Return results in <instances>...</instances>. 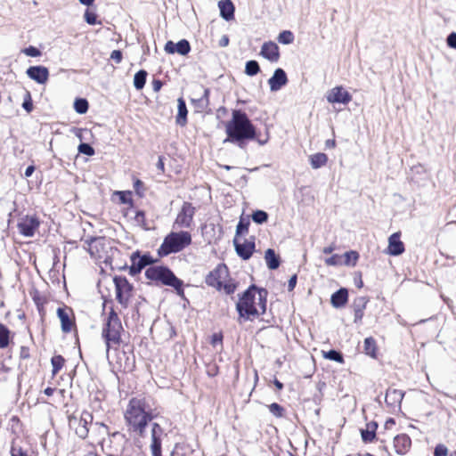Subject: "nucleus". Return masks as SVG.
<instances>
[{"label": "nucleus", "instance_id": "nucleus-19", "mask_svg": "<svg viewBox=\"0 0 456 456\" xmlns=\"http://www.w3.org/2000/svg\"><path fill=\"white\" fill-rule=\"evenodd\" d=\"M27 76L38 84H45L49 78V70L45 66H31L26 70Z\"/></svg>", "mask_w": 456, "mask_h": 456}, {"label": "nucleus", "instance_id": "nucleus-5", "mask_svg": "<svg viewBox=\"0 0 456 456\" xmlns=\"http://www.w3.org/2000/svg\"><path fill=\"white\" fill-rule=\"evenodd\" d=\"M123 326L118 314L110 309L105 323L103 324L102 336L106 344V354L109 355L111 348L117 349L121 343V332Z\"/></svg>", "mask_w": 456, "mask_h": 456}, {"label": "nucleus", "instance_id": "nucleus-44", "mask_svg": "<svg viewBox=\"0 0 456 456\" xmlns=\"http://www.w3.org/2000/svg\"><path fill=\"white\" fill-rule=\"evenodd\" d=\"M345 265L354 266L359 258V254L356 251H348L344 255Z\"/></svg>", "mask_w": 456, "mask_h": 456}, {"label": "nucleus", "instance_id": "nucleus-25", "mask_svg": "<svg viewBox=\"0 0 456 456\" xmlns=\"http://www.w3.org/2000/svg\"><path fill=\"white\" fill-rule=\"evenodd\" d=\"M411 440L406 434L397 435L394 438V447L397 454H405L411 448Z\"/></svg>", "mask_w": 456, "mask_h": 456}, {"label": "nucleus", "instance_id": "nucleus-3", "mask_svg": "<svg viewBox=\"0 0 456 456\" xmlns=\"http://www.w3.org/2000/svg\"><path fill=\"white\" fill-rule=\"evenodd\" d=\"M227 139L224 142H237L242 147L246 140L256 138V132L254 125L247 114L240 110L232 111V119L226 124Z\"/></svg>", "mask_w": 456, "mask_h": 456}, {"label": "nucleus", "instance_id": "nucleus-33", "mask_svg": "<svg viewBox=\"0 0 456 456\" xmlns=\"http://www.w3.org/2000/svg\"><path fill=\"white\" fill-rule=\"evenodd\" d=\"M328 161L325 153H315L310 157V163L313 168L317 169L323 167Z\"/></svg>", "mask_w": 456, "mask_h": 456}, {"label": "nucleus", "instance_id": "nucleus-36", "mask_svg": "<svg viewBox=\"0 0 456 456\" xmlns=\"http://www.w3.org/2000/svg\"><path fill=\"white\" fill-rule=\"evenodd\" d=\"M376 341L373 338L369 337L364 339V352L366 354L375 357L376 356Z\"/></svg>", "mask_w": 456, "mask_h": 456}, {"label": "nucleus", "instance_id": "nucleus-20", "mask_svg": "<svg viewBox=\"0 0 456 456\" xmlns=\"http://www.w3.org/2000/svg\"><path fill=\"white\" fill-rule=\"evenodd\" d=\"M288 83V77L286 72L281 69L278 68L274 70L273 75L269 78L268 84L270 86V90L272 92H277L281 87L286 86Z\"/></svg>", "mask_w": 456, "mask_h": 456}, {"label": "nucleus", "instance_id": "nucleus-11", "mask_svg": "<svg viewBox=\"0 0 456 456\" xmlns=\"http://www.w3.org/2000/svg\"><path fill=\"white\" fill-rule=\"evenodd\" d=\"M228 278V268L225 265H218L214 270L209 272L205 278L207 285L222 290L223 282Z\"/></svg>", "mask_w": 456, "mask_h": 456}, {"label": "nucleus", "instance_id": "nucleus-2", "mask_svg": "<svg viewBox=\"0 0 456 456\" xmlns=\"http://www.w3.org/2000/svg\"><path fill=\"white\" fill-rule=\"evenodd\" d=\"M267 290L251 285L240 297L236 304L239 322L252 320L266 311Z\"/></svg>", "mask_w": 456, "mask_h": 456}, {"label": "nucleus", "instance_id": "nucleus-51", "mask_svg": "<svg viewBox=\"0 0 456 456\" xmlns=\"http://www.w3.org/2000/svg\"><path fill=\"white\" fill-rule=\"evenodd\" d=\"M22 52L27 55L30 57H37L41 55V52L35 46H28L22 50Z\"/></svg>", "mask_w": 456, "mask_h": 456}, {"label": "nucleus", "instance_id": "nucleus-4", "mask_svg": "<svg viewBox=\"0 0 456 456\" xmlns=\"http://www.w3.org/2000/svg\"><path fill=\"white\" fill-rule=\"evenodd\" d=\"M144 274L148 280L154 281L157 285L161 284L174 288L176 294L182 298H184L183 281L178 279L168 267L164 265H151L146 269Z\"/></svg>", "mask_w": 456, "mask_h": 456}, {"label": "nucleus", "instance_id": "nucleus-49", "mask_svg": "<svg viewBox=\"0 0 456 456\" xmlns=\"http://www.w3.org/2000/svg\"><path fill=\"white\" fill-rule=\"evenodd\" d=\"M84 17H85L86 21L89 25H94L97 23V15H96V13H94L93 12L86 10L84 14Z\"/></svg>", "mask_w": 456, "mask_h": 456}, {"label": "nucleus", "instance_id": "nucleus-34", "mask_svg": "<svg viewBox=\"0 0 456 456\" xmlns=\"http://www.w3.org/2000/svg\"><path fill=\"white\" fill-rule=\"evenodd\" d=\"M147 71L144 69H141L137 71L134 76V86L137 90H141L144 87L147 77Z\"/></svg>", "mask_w": 456, "mask_h": 456}, {"label": "nucleus", "instance_id": "nucleus-10", "mask_svg": "<svg viewBox=\"0 0 456 456\" xmlns=\"http://www.w3.org/2000/svg\"><path fill=\"white\" fill-rule=\"evenodd\" d=\"M130 260L129 274L132 276L140 273L142 269L148 265L151 266L155 262V259L150 254L141 255L138 250L132 253Z\"/></svg>", "mask_w": 456, "mask_h": 456}, {"label": "nucleus", "instance_id": "nucleus-64", "mask_svg": "<svg viewBox=\"0 0 456 456\" xmlns=\"http://www.w3.org/2000/svg\"><path fill=\"white\" fill-rule=\"evenodd\" d=\"M152 86H153V90L155 92H158L160 90L161 86H162V83L160 80H154L153 83H152Z\"/></svg>", "mask_w": 456, "mask_h": 456}, {"label": "nucleus", "instance_id": "nucleus-57", "mask_svg": "<svg viewBox=\"0 0 456 456\" xmlns=\"http://www.w3.org/2000/svg\"><path fill=\"white\" fill-rule=\"evenodd\" d=\"M297 281V277L296 274H294L293 276H291L289 278V280L288 281V290L289 291H292L295 289Z\"/></svg>", "mask_w": 456, "mask_h": 456}, {"label": "nucleus", "instance_id": "nucleus-52", "mask_svg": "<svg viewBox=\"0 0 456 456\" xmlns=\"http://www.w3.org/2000/svg\"><path fill=\"white\" fill-rule=\"evenodd\" d=\"M447 453H448V449L443 444H437L434 451V456H446Z\"/></svg>", "mask_w": 456, "mask_h": 456}, {"label": "nucleus", "instance_id": "nucleus-28", "mask_svg": "<svg viewBox=\"0 0 456 456\" xmlns=\"http://www.w3.org/2000/svg\"><path fill=\"white\" fill-rule=\"evenodd\" d=\"M348 300V291L346 288H341L331 295L330 303L333 307H343Z\"/></svg>", "mask_w": 456, "mask_h": 456}, {"label": "nucleus", "instance_id": "nucleus-1", "mask_svg": "<svg viewBox=\"0 0 456 456\" xmlns=\"http://www.w3.org/2000/svg\"><path fill=\"white\" fill-rule=\"evenodd\" d=\"M156 414L153 413L144 398H132L125 411V419L130 434L144 437L145 429Z\"/></svg>", "mask_w": 456, "mask_h": 456}, {"label": "nucleus", "instance_id": "nucleus-13", "mask_svg": "<svg viewBox=\"0 0 456 456\" xmlns=\"http://www.w3.org/2000/svg\"><path fill=\"white\" fill-rule=\"evenodd\" d=\"M166 436L164 429L158 423L151 424V451L152 456H162L161 444L162 439Z\"/></svg>", "mask_w": 456, "mask_h": 456}, {"label": "nucleus", "instance_id": "nucleus-22", "mask_svg": "<svg viewBox=\"0 0 456 456\" xmlns=\"http://www.w3.org/2000/svg\"><path fill=\"white\" fill-rule=\"evenodd\" d=\"M260 54L271 62H277L280 59L279 46L274 42H265L261 47Z\"/></svg>", "mask_w": 456, "mask_h": 456}, {"label": "nucleus", "instance_id": "nucleus-21", "mask_svg": "<svg viewBox=\"0 0 456 456\" xmlns=\"http://www.w3.org/2000/svg\"><path fill=\"white\" fill-rule=\"evenodd\" d=\"M165 51L167 53H179L181 55H186L191 51V45L188 40L186 39H181L176 44L173 41H167L164 47Z\"/></svg>", "mask_w": 456, "mask_h": 456}, {"label": "nucleus", "instance_id": "nucleus-32", "mask_svg": "<svg viewBox=\"0 0 456 456\" xmlns=\"http://www.w3.org/2000/svg\"><path fill=\"white\" fill-rule=\"evenodd\" d=\"M178 113L176 116V124L183 126L187 122V107L183 98L178 99Z\"/></svg>", "mask_w": 456, "mask_h": 456}, {"label": "nucleus", "instance_id": "nucleus-26", "mask_svg": "<svg viewBox=\"0 0 456 456\" xmlns=\"http://www.w3.org/2000/svg\"><path fill=\"white\" fill-rule=\"evenodd\" d=\"M403 395L404 393L402 390L389 387L387 390L385 401L387 404L390 407H399L403 401Z\"/></svg>", "mask_w": 456, "mask_h": 456}, {"label": "nucleus", "instance_id": "nucleus-8", "mask_svg": "<svg viewBox=\"0 0 456 456\" xmlns=\"http://www.w3.org/2000/svg\"><path fill=\"white\" fill-rule=\"evenodd\" d=\"M93 421V415L87 411H83L79 417L75 415L69 416V427L73 429L76 435L81 438L86 439L89 437L90 424Z\"/></svg>", "mask_w": 456, "mask_h": 456}, {"label": "nucleus", "instance_id": "nucleus-53", "mask_svg": "<svg viewBox=\"0 0 456 456\" xmlns=\"http://www.w3.org/2000/svg\"><path fill=\"white\" fill-rule=\"evenodd\" d=\"M325 264L329 266L338 265L340 264V256L338 255H333L325 259Z\"/></svg>", "mask_w": 456, "mask_h": 456}, {"label": "nucleus", "instance_id": "nucleus-9", "mask_svg": "<svg viewBox=\"0 0 456 456\" xmlns=\"http://www.w3.org/2000/svg\"><path fill=\"white\" fill-rule=\"evenodd\" d=\"M113 281L116 288V299L123 307H127L132 296L133 286L123 276H115Z\"/></svg>", "mask_w": 456, "mask_h": 456}, {"label": "nucleus", "instance_id": "nucleus-56", "mask_svg": "<svg viewBox=\"0 0 456 456\" xmlns=\"http://www.w3.org/2000/svg\"><path fill=\"white\" fill-rule=\"evenodd\" d=\"M110 59L113 60L116 63H120L123 59L122 52L120 50L112 51Z\"/></svg>", "mask_w": 456, "mask_h": 456}, {"label": "nucleus", "instance_id": "nucleus-58", "mask_svg": "<svg viewBox=\"0 0 456 456\" xmlns=\"http://www.w3.org/2000/svg\"><path fill=\"white\" fill-rule=\"evenodd\" d=\"M12 456H28L27 452H24L21 448L16 449L12 448Z\"/></svg>", "mask_w": 456, "mask_h": 456}, {"label": "nucleus", "instance_id": "nucleus-60", "mask_svg": "<svg viewBox=\"0 0 456 456\" xmlns=\"http://www.w3.org/2000/svg\"><path fill=\"white\" fill-rule=\"evenodd\" d=\"M119 194V199H120V201L124 204H126V203H131L132 202V200L130 198H128L125 192L123 191H119L118 192Z\"/></svg>", "mask_w": 456, "mask_h": 456}, {"label": "nucleus", "instance_id": "nucleus-12", "mask_svg": "<svg viewBox=\"0 0 456 456\" xmlns=\"http://www.w3.org/2000/svg\"><path fill=\"white\" fill-rule=\"evenodd\" d=\"M39 224L40 221L36 216H25L19 220L17 227L20 233L23 236L32 237L38 229Z\"/></svg>", "mask_w": 456, "mask_h": 456}, {"label": "nucleus", "instance_id": "nucleus-37", "mask_svg": "<svg viewBox=\"0 0 456 456\" xmlns=\"http://www.w3.org/2000/svg\"><path fill=\"white\" fill-rule=\"evenodd\" d=\"M51 363L53 366L52 373L53 375H56L63 367L65 359L61 354L54 355L51 359Z\"/></svg>", "mask_w": 456, "mask_h": 456}, {"label": "nucleus", "instance_id": "nucleus-16", "mask_svg": "<svg viewBox=\"0 0 456 456\" xmlns=\"http://www.w3.org/2000/svg\"><path fill=\"white\" fill-rule=\"evenodd\" d=\"M57 316L61 321L62 332H70L75 323L72 309L68 306L59 307L57 309Z\"/></svg>", "mask_w": 456, "mask_h": 456}, {"label": "nucleus", "instance_id": "nucleus-15", "mask_svg": "<svg viewBox=\"0 0 456 456\" xmlns=\"http://www.w3.org/2000/svg\"><path fill=\"white\" fill-rule=\"evenodd\" d=\"M233 245L237 255L243 260L249 259L256 248L254 238H252L250 240H243L242 241L237 238H234Z\"/></svg>", "mask_w": 456, "mask_h": 456}, {"label": "nucleus", "instance_id": "nucleus-47", "mask_svg": "<svg viewBox=\"0 0 456 456\" xmlns=\"http://www.w3.org/2000/svg\"><path fill=\"white\" fill-rule=\"evenodd\" d=\"M210 343L213 346V347L219 346L220 350H222V348H223V334L221 332L214 333L211 336Z\"/></svg>", "mask_w": 456, "mask_h": 456}, {"label": "nucleus", "instance_id": "nucleus-62", "mask_svg": "<svg viewBox=\"0 0 456 456\" xmlns=\"http://www.w3.org/2000/svg\"><path fill=\"white\" fill-rule=\"evenodd\" d=\"M34 171H35V166H33V165L28 166L26 168L25 173H24L25 177H30L32 175V174L34 173Z\"/></svg>", "mask_w": 456, "mask_h": 456}, {"label": "nucleus", "instance_id": "nucleus-61", "mask_svg": "<svg viewBox=\"0 0 456 456\" xmlns=\"http://www.w3.org/2000/svg\"><path fill=\"white\" fill-rule=\"evenodd\" d=\"M219 46L225 47L229 45V37L226 35H224L219 40Z\"/></svg>", "mask_w": 456, "mask_h": 456}, {"label": "nucleus", "instance_id": "nucleus-18", "mask_svg": "<svg viewBox=\"0 0 456 456\" xmlns=\"http://www.w3.org/2000/svg\"><path fill=\"white\" fill-rule=\"evenodd\" d=\"M110 435L111 434H110L108 426H106L104 423H102V422L93 423L92 422V424H90L89 437H91L94 442H97V443L102 442V444H104L105 436H110Z\"/></svg>", "mask_w": 456, "mask_h": 456}, {"label": "nucleus", "instance_id": "nucleus-27", "mask_svg": "<svg viewBox=\"0 0 456 456\" xmlns=\"http://www.w3.org/2000/svg\"><path fill=\"white\" fill-rule=\"evenodd\" d=\"M369 298L367 297H358L353 302V308L354 312V322L360 323L363 317V312L366 308Z\"/></svg>", "mask_w": 456, "mask_h": 456}, {"label": "nucleus", "instance_id": "nucleus-6", "mask_svg": "<svg viewBox=\"0 0 456 456\" xmlns=\"http://www.w3.org/2000/svg\"><path fill=\"white\" fill-rule=\"evenodd\" d=\"M191 242V236L188 232H171L161 244L159 253L160 255H169L183 250Z\"/></svg>", "mask_w": 456, "mask_h": 456}, {"label": "nucleus", "instance_id": "nucleus-41", "mask_svg": "<svg viewBox=\"0 0 456 456\" xmlns=\"http://www.w3.org/2000/svg\"><path fill=\"white\" fill-rule=\"evenodd\" d=\"M88 102L86 99L78 98L74 102V109L79 114H85L88 110Z\"/></svg>", "mask_w": 456, "mask_h": 456}, {"label": "nucleus", "instance_id": "nucleus-46", "mask_svg": "<svg viewBox=\"0 0 456 456\" xmlns=\"http://www.w3.org/2000/svg\"><path fill=\"white\" fill-rule=\"evenodd\" d=\"M269 411L275 417L281 418L283 416L284 409L277 403H273L269 406Z\"/></svg>", "mask_w": 456, "mask_h": 456}, {"label": "nucleus", "instance_id": "nucleus-63", "mask_svg": "<svg viewBox=\"0 0 456 456\" xmlns=\"http://www.w3.org/2000/svg\"><path fill=\"white\" fill-rule=\"evenodd\" d=\"M157 168L161 172H164V170H165L164 160H163V157H161V156L159 157V160L157 162Z\"/></svg>", "mask_w": 456, "mask_h": 456}, {"label": "nucleus", "instance_id": "nucleus-40", "mask_svg": "<svg viewBox=\"0 0 456 456\" xmlns=\"http://www.w3.org/2000/svg\"><path fill=\"white\" fill-rule=\"evenodd\" d=\"M324 358L339 363L344 362L343 354L339 351L334 349H331L328 352H324Z\"/></svg>", "mask_w": 456, "mask_h": 456}, {"label": "nucleus", "instance_id": "nucleus-14", "mask_svg": "<svg viewBox=\"0 0 456 456\" xmlns=\"http://www.w3.org/2000/svg\"><path fill=\"white\" fill-rule=\"evenodd\" d=\"M194 214L195 208L190 202H184L176 216L175 224L181 228L191 227Z\"/></svg>", "mask_w": 456, "mask_h": 456}, {"label": "nucleus", "instance_id": "nucleus-17", "mask_svg": "<svg viewBox=\"0 0 456 456\" xmlns=\"http://www.w3.org/2000/svg\"><path fill=\"white\" fill-rule=\"evenodd\" d=\"M352 100V95L342 86H335L327 94V101L330 103L347 104Z\"/></svg>", "mask_w": 456, "mask_h": 456}, {"label": "nucleus", "instance_id": "nucleus-35", "mask_svg": "<svg viewBox=\"0 0 456 456\" xmlns=\"http://www.w3.org/2000/svg\"><path fill=\"white\" fill-rule=\"evenodd\" d=\"M10 330L3 323H0V348H5L10 342Z\"/></svg>", "mask_w": 456, "mask_h": 456}, {"label": "nucleus", "instance_id": "nucleus-43", "mask_svg": "<svg viewBox=\"0 0 456 456\" xmlns=\"http://www.w3.org/2000/svg\"><path fill=\"white\" fill-rule=\"evenodd\" d=\"M237 289V283L232 279L224 280L223 282L222 289H224V293L227 295H232L235 292Z\"/></svg>", "mask_w": 456, "mask_h": 456}, {"label": "nucleus", "instance_id": "nucleus-50", "mask_svg": "<svg viewBox=\"0 0 456 456\" xmlns=\"http://www.w3.org/2000/svg\"><path fill=\"white\" fill-rule=\"evenodd\" d=\"M134 221L136 222L137 224L145 228V213L142 210L136 211L134 216Z\"/></svg>", "mask_w": 456, "mask_h": 456}, {"label": "nucleus", "instance_id": "nucleus-55", "mask_svg": "<svg viewBox=\"0 0 456 456\" xmlns=\"http://www.w3.org/2000/svg\"><path fill=\"white\" fill-rule=\"evenodd\" d=\"M446 44L450 48L456 49V32H452L448 35Z\"/></svg>", "mask_w": 456, "mask_h": 456}, {"label": "nucleus", "instance_id": "nucleus-23", "mask_svg": "<svg viewBox=\"0 0 456 456\" xmlns=\"http://www.w3.org/2000/svg\"><path fill=\"white\" fill-rule=\"evenodd\" d=\"M197 89L202 94L198 98H191V102L199 112H204L208 110L209 105V89L201 86H197Z\"/></svg>", "mask_w": 456, "mask_h": 456}, {"label": "nucleus", "instance_id": "nucleus-54", "mask_svg": "<svg viewBox=\"0 0 456 456\" xmlns=\"http://www.w3.org/2000/svg\"><path fill=\"white\" fill-rule=\"evenodd\" d=\"M22 107L28 113L32 111L33 103L29 93H27V99L24 100Z\"/></svg>", "mask_w": 456, "mask_h": 456}, {"label": "nucleus", "instance_id": "nucleus-48", "mask_svg": "<svg viewBox=\"0 0 456 456\" xmlns=\"http://www.w3.org/2000/svg\"><path fill=\"white\" fill-rule=\"evenodd\" d=\"M78 152L86 156H93L94 149L89 143L82 142L78 145Z\"/></svg>", "mask_w": 456, "mask_h": 456}, {"label": "nucleus", "instance_id": "nucleus-39", "mask_svg": "<svg viewBox=\"0 0 456 456\" xmlns=\"http://www.w3.org/2000/svg\"><path fill=\"white\" fill-rule=\"evenodd\" d=\"M268 214L264 210H256L252 213V220L257 224H262L268 220Z\"/></svg>", "mask_w": 456, "mask_h": 456}, {"label": "nucleus", "instance_id": "nucleus-31", "mask_svg": "<svg viewBox=\"0 0 456 456\" xmlns=\"http://www.w3.org/2000/svg\"><path fill=\"white\" fill-rule=\"evenodd\" d=\"M265 259L267 267L271 270H275L280 266L281 260L280 256L276 255L273 248H268L265 253Z\"/></svg>", "mask_w": 456, "mask_h": 456}, {"label": "nucleus", "instance_id": "nucleus-45", "mask_svg": "<svg viewBox=\"0 0 456 456\" xmlns=\"http://www.w3.org/2000/svg\"><path fill=\"white\" fill-rule=\"evenodd\" d=\"M249 221L240 218L236 226V235H241L248 232Z\"/></svg>", "mask_w": 456, "mask_h": 456}, {"label": "nucleus", "instance_id": "nucleus-7", "mask_svg": "<svg viewBox=\"0 0 456 456\" xmlns=\"http://www.w3.org/2000/svg\"><path fill=\"white\" fill-rule=\"evenodd\" d=\"M102 446L105 452L118 456L131 455L128 440L119 432H113Z\"/></svg>", "mask_w": 456, "mask_h": 456}, {"label": "nucleus", "instance_id": "nucleus-42", "mask_svg": "<svg viewBox=\"0 0 456 456\" xmlns=\"http://www.w3.org/2000/svg\"><path fill=\"white\" fill-rule=\"evenodd\" d=\"M294 40V35L289 30H284L281 32L278 36V41L281 44L283 45H289L291 44Z\"/></svg>", "mask_w": 456, "mask_h": 456}, {"label": "nucleus", "instance_id": "nucleus-30", "mask_svg": "<svg viewBox=\"0 0 456 456\" xmlns=\"http://www.w3.org/2000/svg\"><path fill=\"white\" fill-rule=\"evenodd\" d=\"M378 423L370 421L366 424L365 428L361 429V436L364 443H372L376 439Z\"/></svg>", "mask_w": 456, "mask_h": 456}, {"label": "nucleus", "instance_id": "nucleus-24", "mask_svg": "<svg viewBox=\"0 0 456 456\" xmlns=\"http://www.w3.org/2000/svg\"><path fill=\"white\" fill-rule=\"evenodd\" d=\"M387 252L391 256H399L404 252V245L400 240L399 232H395L388 238Z\"/></svg>", "mask_w": 456, "mask_h": 456}, {"label": "nucleus", "instance_id": "nucleus-29", "mask_svg": "<svg viewBox=\"0 0 456 456\" xmlns=\"http://www.w3.org/2000/svg\"><path fill=\"white\" fill-rule=\"evenodd\" d=\"M220 16L229 21L234 18V5L231 0H221L218 2Z\"/></svg>", "mask_w": 456, "mask_h": 456}, {"label": "nucleus", "instance_id": "nucleus-59", "mask_svg": "<svg viewBox=\"0 0 456 456\" xmlns=\"http://www.w3.org/2000/svg\"><path fill=\"white\" fill-rule=\"evenodd\" d=\"M20 357L21 359H28L29 357V349L27 346L20 347Z\"/></svg>", "mask_w": 456, "mask_h": 456}, {"label": "nucleus", "instance_id": "nucleus-38", "mask_svg": "<svg viewBox=\"0 0 456 456\" xmlns=\"http://www.w3.org/2000/svg\"><path fill=\"white\" fill-rule=\"evenodd\" d=\"M260 71V66L256 61H248L245 65V73L248 76H255Z\"/></svg>", "mask_w": 456, "mask_h": 456}]
</instances>
